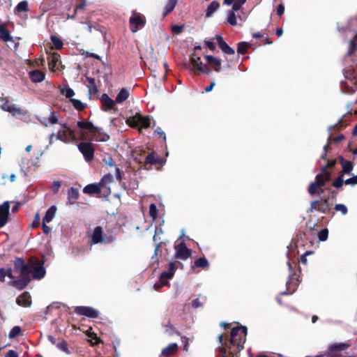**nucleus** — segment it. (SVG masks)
<instances>
[{"mask_svg":"<svg viewBox=\"0 0 357 357\" xmlns=\"http://www.w3.org/2000/svg\"><path fill=\"white\" fill-rule=\"evenodd\" d=\"M248 328L244 326L234 327L230 335L220 334L218 342L221 344L218 348L220 355L217 357H236L244 349Z\"/></svg>","mask_w":357,"mask_h":357,"instance_id":"f257e3e1","label":"nucleus"},{"mask_svg":"<svg viewBox=\"0 0 357 357\" xmlns=\"http://www.w3.org/2000/svg\"><path fill=\"white\" fill-rule=\"evenodd\" d=\"M77 126L83 131L86 130L91 133V137L86 140L105 142L109 139V135L102 131V128L95 126L90 121H79Z\"/></svg>","mask_w":357,"mask_h":357,"instance_id":"f03ea898","label":"nucleus"},{"mask_svg":"<svg viewBox=\"0 0 357 357\" xmlns=\"http://www.w3.org/2000/svg\"><path fill=\"white\" fill-rule=\"evenodd\" d=\"M78 135L79 136L75 134V131L74 130H59L56 134V139L68 144L77 142L79 139L84 141L88 139V134L82 130H80Z\"/></svg>","mask_w":357,"mask_h":357,"instance_id":"7ed1b4c3","label":"nucleus"},{"mask_svg":"<svg viewBox=\"0 0 357 357\" xmlns=\"http://www.w3.org/2000/svg\"><path fill=\"white\" fill-rule=\"evenodd\" d=\"M165 162V159L160 158L155 151H153L146 156L144 165L145 167L148 165H155L157 170H160Z\"/></svg>","mask_w":357,"mask_h":357,"instance_id":"20e7f679","label":"nucleus"},{"mask_svg":"<svg viewBox=\"0 0 357 357\" xmlns=\"http://www.w3.org/2000/svg\"><path fill=\"white\" fill-rule=\"evenodd\" d=\"M79 151L83 155L86 161H91L94 157L95 149L91 142H80L77 145Z\"/></svg>","mask_w":357,"mask_h":357,"instance_id":"39448f33","label":"nucleus"},{"mask_svg":"<svg viewBox=\"0 0 357 357\" xmlns=\"http://www.w3.org/2000/svg\"><path fill=\"white\" fill-rule=\"evenodd\" d=\"M190 63L192 66V68L195 71L198 72L199 73H206L209 75L211 73V70L208 67L207 65L204 64L201 61V58L195 54H192L190 57Z\"/></svg>","mask_w":357,"mask_h":357,"instance_id":"423d86ee","label":"nucleus"},{"mask_svg":"<svg viewBox=\"0 0 357 357\" xmlns=\"http://www.w3.org/2000/svg\"><path fill=\"white\" fill-rule=\"evenodd\" d=\"M176 250L174 258L182 260L188 259L192 254V250L187 248L184 242H181L174 245Z\"/></svg>","mask_w":357,"mask_h":357,"instance_id":"0eeeda50","label":"nucleus"},{"mask_svg":"<svg viewBox=\"0 0 357 357\" xmlns=\"http://www.w3.org/2000/svg\"><path fill=\"white\" fill-rule=\"evenodd\" d=\"M350 347L349 343H335L328 347L327 355L329 357H342L339 354L340 351L347 349Z\"/></svg>","mask_w":357,"mask_h":357,"instance_id":"6e6552de","label":"nucleus"},{"mask_svg":"<svg viewBox=\"0 0 357 357\" xmlns=\"http://www.w3.org/2000/svg\"><path fill=\"white\" fill-rule=\"evenodd\" d=\"M74 312L80 316H85L89 318H97L99 316V312L96 309L87 306H77Z\"/></svg>","mask_w":357,"mask_h":357,"instance_id":"1a4fd4ad","label":"nucleus"},{"mask_svg":"<svg viewBox=\"0 0 357 357\" xmlns=\"http://www.w3.org/2000/svg\"><path fill=\"white\" fill-rule=\"evenodd\" d=\"M36 264L32 266V278L35 280H40L44 278L46 273L43 266L44 261L39 259H36Z\"/></svg>","mask_w":357,"mask_h":357,"instance_id":"9d476101","label":"nucleus"},{"mask_svg":"<svg viewBox=\"0 0 357 357\" xmlns=\"http://www.w3.org/2000/svg\"><path fill=\"white\" fill-rule=\"evenodd\" d=\"M326 183L322 174H318L315 177V181L310 183L307 189L308 193L312 196L314 195L317 193V188L324 186Z\"/></svg>","mask_w":357,"mask_h":357,"instance_id":"9b49d317","label":"nucleus"},{"mask_svg":"<svg viewBox=\"0 0 357 357\" xmlns=\"http://www.w3.org/2000/svg\"><path fill=\"white\" fill-rule=\"evenodd\" d=\"M16 303L23 307H30L32 305L31 296L28 291H24L16 298Z\"/></svg>","mask_w":357,"mask_h":357,"instance_id":"f8f14e48","label":"nucleus"},{"mask_svg":"<svg viewBox=\"0 0 357 357\" xmlns=\"http://www.w3.org/2000/svg\"><path fill=\"white\" fill-rule=\"evenodd\" d=\"M9 209L10 204L8 202H5L0 205V228L3 227L8 222Z\"/></svg>","mask_w":357,"mask_h":357,"instance_id":"ddd939ff","label":"nucleus"},{"mask_svg":"<svg viewBox=\"0 0 357 357\" xmlns=\"http://www.w3.org/2000/svg\"><path fill=\"white\" fill-rule=\"evenodd\" d=\"M205 59L206 65L211 67L215 72L219 73L221 70V59L211 55H206Z\"/></svg>","mask_w":357,"mask_h":357,"instance_id":"4468645a","label":"nucleus"},{"mask_svg":"<svg viewBox=\"0 0 357 357\" xmlns=\"http://www.w3.org/2000/svg\"><path fill=\"white\" fill-rule=\"evenodd\" d=\"M220 49L226 54L231 55L235 54L233 48L229 47L221 36L217 35L215 37Z\"/></svg>","mask_w":357,"mask_h":357,"instance_id":"2eb2a0df","label":"nucleus"},{"mask_svg":"<svg viewBox=\"0 0 357 357\" xmlns=\"http://www.w3.org/2000/svg\"><path fill=\"white\" fill-rule=\"evenodd\" d=\"M103 237L102 228L100 226L96 227L90 240L91 245L102 243Z\"/></svg>","mask_w":357,"mask_h":357,"instance_id":"dca6fc26","label":"nucleus"},{"mask_svg":"<svg viewBox=\"0 0 357 357\" xmlns=\"http://www.w3.org/2000/svg\"><path fill=\"white\" fill-rule=\"evenodd\" d=\"M29 11L28 2L25 0L20 1L14 9L15 14L20 16L22 19H26L24 17L26 16V13Z\"/></svg>","mask_w":357,"mask_h":357,"instance_id":"f3484780","label":"nucleus"},{"mask_svg":"<svg viewBox=\"0 0 357 357\" xmlns=\"http://www.w3.org/2000/svg\"><path fill=\"white\" fill-rule=\"evenodd\" d=\"M102 190L99 183H91L83 188V192L89 195H97L100 197Z\"/></svg>","mask_w":357,"mask_h":357,"instance_id":"a211bd4d","label":"nucleus"},{"mask_svg":"<svg viewBox=\"0 0 357 357\" xmlns=\"http://www.w3.org/2000/svg\"><path fill=\"white\" fill-rule=\"evenodd\" d=\"M310 213L314 211H319L322 213H330V211L325 207L320 200H313L310 202V207L309 208Z\"/></svg>","mask_w":357,"mask_h":357,"instance_id":"6ab92c4d","label":"nucleus"},{"mask_svg":"<svg viewBox=\"0 0 357 357\" xmlns=\"http://www.w3.org/2000/svg\"><path fill=\"white\" fill-rule=\"evenodd\" d=\"M31 282V278L21 277L20 278L10 282V284L18 290H22L27 287Z\"/></svg>","mask_w":357,"mask_h":357,"instance_id":"aec40b11","label":"nucleus"},{"mask_svg":"<svg viewBox=\"0 0 357 357\" xmlns=\"http://www.w3.org/2000/svg\"><path fill=\"white\" fill-rule=\"evenodd\" d=\"M197 268L207 270L209 268V262L205 257L197 259L191 265V269L195 271Z\"/></svg>","mask_w":357,"mask_h":357,"instance_id":"412c9836","label":"nucleus"},{"mask_svg":"<svg viewBox=\"0 0 357 357\" xmlns=\"http://www.w3.org/2000/svg\"><path fill=\"white\" fill-rule=\"evenodd\" d=\"M113 181V176L111 174H105L99 182V185L101 188L106 191V194L104 196H107L111 193L110 188L107 187V185L111 183Z\"/></svg>","mask_w":357,"mask_h":357,"instance_id":"4be33fe9","label":"nucleus"},{"mask_svg":"<svg viewBox=\"0 0 357 357\" xmlns=\"http://www.w3.org/2000/svg\"><path fill=\"white\" fill-rule=\"evenodd\" d=\"M40 122L43 126L47 127L49 125L59 123V117L54 111H50V116L47 118H43Z\"/></svg>","mask_w":357,"mask_h":357,"instance_id":"5701e85b","label":"nucleus"},{"mask_svg":"<svg viewBox=\"0 0 357 357\" xmlns=\"http://www.w3.org/2000/svg\"><path fill=\"white\" fill-rule=\"evenodd\" d=\"M29 78L33 82H41L45 79V74L40 70H33L29 73Z\"/></svg>","mask_w":357,"mask_h":357,"instance_id":"b1692460","label":"nucleus"},{"mask_svg":"<svg viewBox=\"0 0 357 357\" xmlns=\"http://www.w3.org/2000/svg\"><path fill=\"white\" fill-rule=\"evenodd\" d=\"M338 159L342 167V171H340L339 173L342 174V175L344 174H349L353 170V163L351 161L345 160L342 156H339Z\"/></svg>","mask_w":357,"mask_h":357,"instance_id":"393cba45","label":"nucleus"},{"mask_svg":"<svg viewBox=\"0 0 357 357\" xmlns=\"http://www.w3.org/2000/svg\"><path fill=\"white\" fill-rule=\"evenodd\" d=\"M100 101L102 104V107H105V110L106 111L114 109L115 106V102L106 93L102 95Z\"/></svg>","mask_w":357,"mask_h":357,"instance_id":"a878e982","label":"nucleus"},{"mask_svg":"<svg viewBox=\"0 0 357 357\" xmlns=\"http://www.w3.org/2000/svg\"><path fill=\"white\" fill-rule=\"evenodd\" d=\"M6 25V24H0V39L4 42L13 41V37Z\"/></svg>","mask_w":357,"mask_h":357,"instance_id":"bb28decb","label":"nucleus"},{"mask_svg":"<svg viewBox=\"0 0 357 357\" xmlns=\"http://www.w3.org/2000/svg\"><path fill=\"white\" fill-rule=\"evenodd\" d=\"M78 190L71 187L68 191V203L70 205L74 204L79 198Z\"/></svg>","mask_w":357,"mask_h":357,"instance_id":"cd10ccee","label":"nucleus"},{"mask_svg":"<svg viewBox=\"0 0 357 357\" xmlns=\"http://www.w3.org/2000/svg\"><path fill=\"white\" fill-rule=\"evenodd\" d=\"M178 350V345L176 343H172L167 347L164 348L162 351V355L169 357L175 354Z\"/></svg>","mask_w":357,"mask_h":357,"instance_id":"c85d7f7f","label":"nucleus"},{"mask_svg":"<svg viewBox=\"0 0 357 357\" xmlns=\"http://www.w3.org/2000/svg\"><path fill=\"white\" fill-rule=\"evenodd\" d=\"M48 66L50 70L54 71L59 62V54L57 53L52 54L48 57Z\"/></svg>","mask_w":357,"mask_h":357,"instance_id":"c756f323","label":"nucleus"},{"mask_svg":"<svg viewBox=\"0 0 357 357\" xmlns=\"http://www.w3.org/2000/svg\"><path fill=\"white\" fill-rule=\"evenodd\" d=\"M139 113H136L133 116H130L126 120V123L132 128H137L139 130Z\"/></svg>","mask_w":357,"mask_h":357,"instance_id":"7c9ffc66","label":"nucleus"},{"mask_svg":"<svg viewBox=\"0 0 357 357\" xmlns=\"http://www.w3.org/2000/svg\"><path fill=\"white\" fill-rule=\"evenodd\" d=\"M56 211V208L55 206H52L50 208H48V210L46 211L45 215L43 219V222H44V223L50 222L53 220V218L55 215Z\"/></svg>","mask_w":357,"mask_h":357,"instance_id":"2f4dec72","label":"nucleus"},{"mask_svg":"<svg viewBox=\"0 0 357 357\" xmlns=\"http://www.w3.org/2000/svg\"><path fill=\"white\" fill-rule=\"evenodd\" d=\"M129 97V91L126 88H123L120 90L116 97L115 102L117 103H121L127 100Z\"/></svg>","mask_w":357,"mask_h":357,"instance_id":"473e14b6","label":"nucleus"},{"mask_svg":"<svg viewBox=\"0 0 357 357\" xmlns=\"http://www.w3.org/2000/svg\"><path fill=\"white\" fill-rule=\"evenodd\" d=\"M220 3L218 1H213L207 7L206 10V16L211 17L219 8Z\"/></svg>","mask_w":357,"mask_h":357,"instance_id":"72a5a7b5","label":"nucleus"},{"mask_svg":"<svg viewBox=\"0 0 357 357\" xmlns=\"http://www.w3.org/2000/svg\"><path fill=\"white\" fill-rule=\"evenodd\" d=\"M139 130L141 128H148L151 126V119L149 116H144L139 114Z\"/></svg>","mask_w":357,"mask_h":357,"instance_id":"f704fd0d","label":"nucleus"},{"mask_svg":"<svg viewBox=\"0 0 357 357\" xmlns=\"http://www.w3.org/2000/svg\"><path fill=\"white\" fill-rule=\"evenodd\" d=\"M25 265L26 263L22 258L17 257L14 261V271L20 274Z\"/></svg>","mask_w":357,"mask_h":357,"instance_id":"c9c22d12","label":"nucleus"},{"mask_svg":"<svg viewBox=\"0 0 357 357\" xmlns=\"http://www.w3.org/2000/svg\"><path fill=\"white\" fill-rule=\"evenodd\" d=\"M251 47V44L242 41L237 44V52L240 54H245L248 52V49Z\"/></svg>","mask_w":357,"mask_h":357,"instance_id":"e433bc0d","label":"nucleus"},{"mask_svg":"<svg viewBox=\"0 0 357 357\" xmlns=\"http://www.w3.org/2000/svg\"><path fill=\"white\" fill-rule=\"evenodd\" d=\"M178 0H168V2L165 6L163 16L170 13L175 8L177 4Z\"/></svg>","mask_w":357,"mask_h":357,"instance_id":"4c0bfd02","label":"nucleus"},{"mask_svg":"<svg viewBox=\"0 0 357 357\" xmlns=\"http://www.w3.org/2000/svg\"><path fill=\"white\" fill-rule=\"evenodd\" d=\"M86 80L89 82L88 89L90 93L96 94L98 92V88L96 84L95 78L86 77Z\"/></svg>","mask_w":357,"mask_h":357,"instance_id":"58836bf2","label":"nucleus"},{"mask_svg":"<svg viewBox=\"0 0 357 357\" xmlns=\"http://www.w3.org/2000/svg\"><path fill=\"white\" fill-rule=\"evenodd\" d=\"M129 22H145V17L142 14L132 11V15L130 17Z\"/></svg>","mask_w":357,"mask_h":357,"instance_id":"ea45409f","label":"nucleus"},{"mask_svg":"<svg viewBox=\"0 0 357 357\" xmlns=\"http://www.w3.org/2000/svg\"><path fill=\"white\" fill-rule=\"evenodd\" d=\"M22 335V328L19 326H14L9 332L8 337L10 339H14L17 336Z\"/></svg>","mask_w":357,"mask_h":357,"instance_id":"a19ab883","label":"nucleus"},{"mask_svg":"<svg viewBox=\"0 0 357 357\" xmlns=\"http://www.w3.org/2000/svg\"><path fill=\"white\" fill-rule=\"evenodd\" d=\"M50 39L56 50H59L62 49L63 43L60 38H59L57 36L54 35H51Z\"/></svg>","mask_w":357,"mask_h":357,"instance_id":"79ce46f5","label":"nucleus"},{"mask_svg":"<svg viewBox=\"0 0 357 357\" xmlns=\"http://www.w3.org/2000/svg\"><path fill=\"white\" fill-rule=\"evenodd\" d=\"M70 101L73 104L75 109H76L77 111H82L86 107V104L83 103L79 100L70 98Z\"/></svg>","mask_w":357,"mask_h":357,"instance_id":"37998d69","label":"nucleus"},{"mask_svg":"<svg viewBox=\"0 0 357 357\" xmlns=\"http://www.w3.org/2000/svg\"><path fill=\"white\" fill-rule=\"evenodd\" d=\"M206 301V296H200L199 298H197L192 301V307L193 308H198L203 306L204 303H205Z\"/></svg>","mask_w":357,"mask_h":357,"instance_id":"c03bdc74","label":"nucleus"},{"mask_svg":"<svg viewBox=\"0 0 357 357\" xmlns=\"http://www.w3.org/2000/svg\"><path fill=\"white\" fill-rule=\"evenodd\" d=\"M343 176L342 174L339 173L338 176L333 180L332 185L335 188H340L344 183Z\"/></svg>","mask_w":357,"mask_h":357,"instance_id":"a18cd8bd","label":"nucleus"},{"mask_svg":"<svg viewBox=\"0 0 357 357\" xmlns=\"http://www.w3.org/2000/svg\"><path fill=\"white\" fill-rule=\"evenodd\" d=\"M56 347L61 350L62 351L65 352L67 354H70L71 352L68 349L67 342L64 340L61 341L60 342H58L56 344Z\"/></svg>","mask_w":357,"mask_h":357,"instance_id":"49530a36","label":"nucleus"},{"mask_svg":"<svg viewBox=\"0 0 357 357\" xmlns=\"http://www.w3.org/2000/svg\"><path fill=\"white\" fill-rule=\"evenodd\" d=\"M61 93L70 99L75 95L74 91L67 85L61 89Z\"/></svg>","mask_w":357,"mask_h":357,"instance_id":"de8ad7c7","label":"nucleus"},{"mask_svg":"<svg viewBox=\"0 0 357 357\" xmlns=\"http://www.w3.org/2000/svg\"><path fill=\"white\" fill-rule=\"evenodd\" d=\"M7 109L8 112H10L13 116L24 114L22 109L20 107H17L14 104H12V105Z\"/></svg>","mask_w":357,"mask_h":357,"instance_id":"09e8293b","label":"nucleus"},{"mask_svg":"<svg viewBox=\"0 0 357 357\" xmlns=\"http://www.w3.org/2000/svg\"><path fill=\"white\" fill-rule=\"evenodd\" d=\"M184 27H185V24H174V25H172L170 26V29H171V31H172L173 33H174V34H180L181 33L183 32V31L184 29Z\"/></svg>","mask_w":357,"mask_h":357,"instance_id":"8fccbe9b","label":"nucleus"},{"mask_svg":"<svg viewBox=\"0 0 357 357\" xmlns=\"http://www.w3.org/2000/svg\"><path fill=\"white\" fill-rule=\"evenodd\" d=\"M31 273H32V266L26 264L23 271L20 273L21 277L31 278Z\"/></svg>","mask_w":357,"mask_h":357,"instance_id":"3c124183","label":"nucleus"},{"mask_svg":"<svg viewBox=\"0 0 357 357\" xmlns=\"http://www.w3.org/2000/svg\"><path fill=\"white\" fill-rule=\"evenodd\" d=\"M346 126V123L343 118L340 119L338 122L333 126L328 128V131L331 132L332 129L336 128L337 130H342Z\"/></svg>","mask_w":357,"mask_h":357,"instance_id":"603ef678","label":"nucleus"},{"mask_svg":"<svg viewBox=\"0 0 357 357\" xmlns=\"http://www.w3.org/2000/svg\"><path fill=\"white\" fill-rule=\"evenodd\" d=\"M318 238L320 241H325L328 238V229H322L318 232Z\"/></svg>","mask_w":357,"mask_h":357,"instance_id":"864d4df0","label":"nucleus"},{"mask_svg":"<svg viewBox=\"0 0 357 357\" xmlns=\"http://www.w3.org/2000/svg\"><path fill=\"white\" fill-rule=\"evenodd\" d=\"M357 50V40H356L354 38L351 40L349 43V50H348V54L352 55L355 53V52Z\"/></svg>","mask_w":357,"mask_h":357,"instance_id":"5fc2aeb1","label":"nucleus"},{"mask_svg":"<svg viewBox=\"0 0 357 357\" xmlns=\"http://www.w3.org/2000/svg\"><path fill=\"white\" fill-rule=\"evenodd\" d=\"M166 327L167 328L166 332H167L169 335L180 334L178 331L176 330V328L171 324L170 321L167 322V324H166Z\"/></svg>","mask_w":357,"mask_h":357,"instance_id":"6e6d98bb","label":"nucleus"},{"mask_svg":"<svg viewBox=\"0 0 357 357\" xmlns=\"http://www.w3.org/2000/svg\"><path fill=\"white\" fill-rule=\"evenodd\" d=\"M334 209L336 211H340L342 215H346L348 212L347 207L343 204H337Z\"/></svg>","mask_w":357,"mask_h":357,"instance_id":"4d7b16f0","label":"nucleus"},{"mask_svg":"<svg viewBox=\"0 0 357 357\" xmlns=\"http://www.w3.org/2000/svg\"><path fill=\"white\" fill-rule=\"evenodd\" d=\"M237 10H234L233 8L231 10H229L228 13V17H227V22H236V15L235 14V12Z\"/></svg>","mask_w":357,"mask_h":357,"instance_id":"13d9d810","label":"nucleus"},{"mask_svg":"<svg viewBox=\"0 0 357 357\" xmlns=\"http://www.w3.org/2000/svg\"><path fill=\"white\" fill-rule=\"evenodd\" d=\"M246 2V0H235L232 7L234 10H239L242 6Z\"/></svg>","mask_w":357,"mask_h":357,"instance_id":"bf43d9fd","label":"nucleus"},{"mask_svg":"<svg viewBox=\"0 0 357 357\" xmlns=\"http://www.w3.org/2000/svg\"><path fill=\"white\" fill-rule=\"evenodd\" d=\"M149 214L153 218H155L158 214V209L154 204H151L149 206Z\"/></svg>","mask_w":357,"mask_h":357,"instance_id":"052dcab7","label":"nucleus"},{"mask_svg":"<svg viewBox=\"0 0 357 357\" xmlns=\"http://www.w3.org/2000/svg\"><path fill=\"white\" fill-rule=\"evenodd\" d=\"M1 102H3L1 105V109L4 111L8 112V107H10L12 104L9 102V100L6 98H2L1 99Z\"/></svg>","mask_w":357,"mask_h":357,"instance_id":"680f3d73","label":"nucleus"},{"mask_svg":"<svg viewBox=\"0 0 357 357\" xmlns=\"http://www.w3.org/2000/svg\"><path fill=\"white\" fill-rule=\"evenodd\" d=\"M144 24H130V30L132 33H136L139 29H142Z\"/></svg>","mask_w":357,"mask_h":357,"instance_id":"e2e57ef3","label":"nucleus"},{"mask_svg":"<svg viewBox=\"0 0 357 357\" xmlns=\"http://www.w3.org/2000/svg\"><path fill=\"white\" fill-rule=\"evenodd\" d=\"M116 240V238L112 235H104L102 243H111Z\"/></svg>","mask_w":357,"mask_h":357,"instance_id":"0e129e2a","label":"nucleus"},{"mask_svg":"<svg viewBox=\"0 0 357 357\" xmlns=\"http://www.w3.org/2000/svg\"><path fill=\"white\" fill-rule=\"evenodd\" d=\"M154 132H156L159 135L160 137H162L164 141H166V135L160 127H157L154 130Z\"/></svg>","mask_w":357,"mask_h":357,"instance_id":"69168bd1","label":"nucleus"},{"mask_svg":"<svg viewBox=\"0 0 357 357\" xmlns=\"http://www.w3.org/2000/svg\"><path fill=\"white\" fill-rule=\"evenodd\" d=\"M173 273H169V271H165L161 273L160 279H171L173 277Z\"/></svg>","mask_w":357,"mask_h":357,"instance_id":"338daca9","label":"nucleus"},{"mask_svg":"<svg viewBox=\"0 0 357 357\" xmlns=\"http://www.w3.org/2000/svg\"><path fill=\"white\" fill-rule=\"evenodd\" d=\"M5 357H18V354L14 350H9L6 354Z\"/></svg>","mask_w":357,"mask_h":357,"instance_id":"774afa93","label":"nucleus"}]
</instances>
